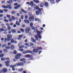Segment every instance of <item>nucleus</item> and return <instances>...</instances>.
Wrapping results in <instances>:
<instances>
[{
	"label": "nucleus",
	"mask_w": 73,
	"mask_h": 73,
	"mask_svg": "<svg viewBox=\"0 0 73 73\" xmlns=\"http://www.w3.org/2000/svg\"><path fill=\"white\" fill-rule=\"evenodd\" d=\"M12 37V35L11 34H8L7 35V40L8 41H9Z\"/></svg>",
	"instance_id": "1"
},
{
	"label": "nucleus",
	"mask_w": 73,
	"mask_h": 73,
	"mask_svg": "<svg viewBox=\"0 0 73 73\" xmlns=\"http://www.w3.org/2000/svg\"><path fill=\"white\" fill-rule=\"evenodd\" d=\"M21 56V54H17L15 56V58L16 60H19V59L20 58V56Z\"/></svg>",
	"instance_id": "2"
},
{
	"label": "nucleus",
	"mask_w": 73,
	"mask_h": 73,
	"mask_svg": "<svg viewBox=\"0 0 73 73\" xmlns=\"http://www.w3.org/2000/svg\"><path fill=\"white\" fill-rule=\"evenodd\" d=\"M25 57L26 58H30V60H33L34 58L33 56L31 55L27 54L25 56Z\"/></svg>",
	"instance_id": "3"
},
{
	"label": "nucleus",
	"mask_w": 73,
	"mask_h": 73,
	"mask_svg": "<svg viewBox=\"0 0 73 73\" xmlns=\"http://www.w3.org/2000/svg\"><path fill=\"white\" fill-rule=\"evenodd\" d=\"M42 11V9H39V11H36V15H39V13H40V14H41L42 13V12H41Z\"/></svg>",
	"instance_id": "4"
},
{
	"label": "nucleus",
	"mask_w": 73,
	"mask_h": 73,
	"mask_svg": "<svg viewBox=\"0 0 73 73\" xmlns=\"http://www.w3.org/2000/svg\"><path fill=\"white\" fill-rule=\"evenodd\" d=\"M2 6L3 8L5 9H6L7 8H9V9H12V7L9 5H7L6 6L5 5H3Z\"/></svg>",
	"instance_id": "5"
},
{
	"label": "nucleus",
	"mask_w": 73,
	"mask_h": 73,
	"mask_svg": "<svg viewBox=\"0 0 73 73\" xmlns=\"http://www.w3.org/2000/svg\"><path fill=\"white\" fill-rule=\"evenodd\" d=\"M16 66H23L24 64L22 62H19V63H16L15 64Z\"/></svg>",
	"instance_id": "6"
},
{
	"label": "nucleus",
	"mask_w": 73,
	"mask_h": 73,
	"mask_svg": "<svg viewBox=\"0 0 73 73\" xmlns=\"http://www.w3.org/2000/svg\"><path fill=\"white\" fill-rule=\"evenodd\" d=\"M9 63H10V61L9 60L5 62V63L6 64L7 66H9Z\"/></svg>",
	"instance_id": "7"
},
{
	"label": "nucleus",
	"mask_w": 73,
	"mask_h": 73,
	"mask_svg": "<svg viewBox=\"0 0 73 73\" xmlns=\"http://www.w3.org/2000/svg\"><path fill=\"white\" fill-rule=\"evenodd\" d=\"M29 20L30 21H34V16H31L29 18Z\"/></svg>",
	"instance_id": "8"
},
{
	"label": "nucleus",
	"mask_w": 73,
	"mask_h": 73,
	"mask_svg": "<svg viewBox=\"0 0 73 73\" xmlns=\"http://www.w3.org/2000/svg\"><path fill=\"white\" fill-rule=\"evenodd\" d=\"M25 31L27 33H29L30 31V28L29 27H27L25 29Z\"/></svg>",
	"instance_id": "9"
},
{
	"label": "nucleus",
	"mask_w": 73,
	"mask_h": 73,
	"mask_svg": "<svg viewBox=\"0 0 73 73\" xmlns=\"http://www.w3.org/2000/svg\"><path fill=\"white\" fill-rule=\"evenodd\" d=\"M34 32H36L38 34H40L41 33L40 31H39L37 30L36 27L34 28Z\"/></svg>",
	"instance_id": "10"
},
{
	"label": "nucleus",
	"mask_w": 73,
	"mask_h": 73,
	"mask_svg": "<svg viewBox=\"0 0 73 73\" xmlns=\"http://www.w3.org/2000/svg\"><path fill=\"white\" fill-rule=\"evenodd\" d=\"M36 39H35L33 38H31V41L35 44L36 43Z\"/></svg>",
	"instance_id": "11"
},
{
	"label": "nucleus",
	"mask_w": 73,
	"mask_h": 73,
	"mask_svg": "<svg viewBox=\"0 0 73 73\" xmlns=\"http://www.w3.org/2000/svg\"><path fill=\"white\" fill-rule=\"evenodd\" d=\"M33 51L34 53H38V52L39 50L38 49H33Z\"/></svg>",
	"instance_id": "12"
},
{
	"label": "nucleus",
	"mask_w": 73,
	"mask_h": 73,
	"mask_svg": "<svg viewBox=\"0 0 73 73\" xmlns=\"http://www.w3.org/2000/svg\"><path fill=\"white\" fill-rule=\"evenodd\" d=\"M1 61H4V60H9V59L8 58H1Z\"/></svg>",
	"instance_id": "13"
},
{
	"label": "nucleus",
	"mask_w": 73,
	"mask_h": 73,
	"mask_svg": "<svg viewBox=\"0 0 73 73\" xmlns=\"http://www.w3.org/2000/svg\"><path fill=\"white\" fill-rule=\"evenodd\" d=\"M7 68H4L2 69V72L3 73H6L7 72Z\"/></svg>",
	"instance_id": "14"
},
{
	"label": "nucleus",
	"mask_w": 73,
	"mask_h": 73,
	"mask_svg": "<svg viewBox=\"0 0 73 73\" xmlns=\"http://www.w3.org/2000/svg\"><path fill=\"white\" fill-rule=\"evenodd\" d=\"M24 22H25V23H26V24H29L30 23V22L29 20L26 19L24 20Z\"/></svg>",
	"instance_id": "15"
},
{
	"label": "nucleus",
	"mask_w": 73,
	"mask_h": 73,
	"mask_svg": "<svg viewBox=\"0 0 73 73\" xmlns=\"http://www.w3.org/2000/svg\"><path fill=\"white\" fill-rule=\"evenodd\" d=\"M21 11L24 13H25V14H27V11H24L23 9H21Z\"/></svg>",
	"instance_id": "16"
},
{
	"label": "nucleus",
	"mask_w": 73,
	"mask_h": 73,
	"mask_svg": "<svg viewBox=\"0 0 73 73\" xmlns=\"http://www.w3.org/2000/svg\"><path fill=\"white\" fill-rule=\"evenodd\" d=\"M16 64H14V65H11L9 67L10 68H14L15 67H16Z\"/></svg>",
	"instance_id": "17"
},
{
	"label": "nucleus",
	"mask_w": 73,
	"mask_h": 73,
	"mask_svg": "<svg viewBox=\"0 0 73 73\" xmlns=\"http://www.w3.org/2000/svg\"><path fill=\"white\" fill-rule=\"evenodd\" d=\"M20 5H17L16 7H14L15 9H18V8H20Z\"/></svg>",
	"instance_id": "18"
},
{
	"label": "nucleus",
	"mask_w": 73,
	"mask_h": 73,
	"mask_svg": "<svg viewBox=\"0 0 73 73\" xmlns=\"http://www.w3.org/2000/svg\"><path fill=\"white\" fill-rule=\"evenodd\" d=\"M35 21H38V22L41 23V21L40 20V19H37V18H36L35 19Z\"/></svg>",
	"instance_id": "19"
},
{
	"label": "nucleus",
	"mask_w": 73,
	"mask_h": 73,
	"mask_svg": "<svg viewBox=\"0 0 73 73\" xmlns=\"http://www.w3.org/2000/svg\"><path fill=\"white\" fill-rule=\"evenodd\" d=\"M11 49L12 50H13L15 49V46L13 45H11Z\"/></svg>",
	"instance_id": "20"
},
{
	"label": "nucleus",
	"mask_w": 73,
	"mask_h": 73,
	"mask_svg": "<svg viewBox=\"0 0 73 73\" xmlns=\"http://www.w3.org/2000/svg\"><path fill=\"white\" fill-rule=\"evenodd\" d=\"M23 37V35H20L19 36V37L18 38V40H21V38Z\"/></svg>",
	"instance_id": "21"
},
{
	"label": "nucleus",
	"mask_w": 73,
	"mask_h": 73,
	"mask_svg": "<svg viewBox=\"0 0 73 73\" xmlns=\"http://www.w3.org/2000/svg\"><path fill=\"white\" fill-rule=\"evenodd\" d=\"M12 3H13V1L12 0L9 1H7V3H8V4H10Z\"/></svg>",
	"instance_id": "22"
},
{
	"label": "nucleus",
	"mask_w": 73,
	"mask_h": 73,
	"mask_svg": "<svg viewBox=\"0 0 73 73\" xmlns=\"http://www.w3.org/2000/svg\"><path fill=\"white\" fill-rule=\"evenodd\" d=\"M11 31L13 33H15L16 32V31L15 29L11 30Z\"/></svg>",
	"instance_id": "23"
},
{
	"label": "nucleus",
	"mask_w": 73,
	"mask_h": 73,
	"mask_svg": "<svg viewBox=\"0 0 73 73\" xmlns=\"http://www.w3.org/2000/svg\"><path fill=\"white\" fill-rule=\"evenodd\" d=\"M36 3L38 4L39 3V1L38 0H33Z\"/></svg>",
	"instance_id": "24"
},
{
	"label": "nucleus",
	"mask_w": 73,
	"mask_h": 73,
	"mask_svg": "<svg viewBox=\"0 0 73 73\" xmlns=\"http://www.w3.org/2000/svg\"><path fill=\"white\" fill-rule=\"evenodd\" d=\"M35 38L37 40H39L38 39V36L37 35H35Z\"/></svg>",
	"instance_id": "25"
},
{
	"label": "nucleus",
	"mask_w": 73,
	"mask_h": 73,
	"mask_svg": "<svg viewBox=\"0 0 73 73\" xmlns=\"http://www.w3.org/2000/svg\"><path fill=\"white\" fill-rule=\"evenodd\" d=\"M32 51L31 50H27V53H32Z\"/></svg>",
	"instance_id": "26"
},
{
	"label": "nucleus",
	"mask_w": 73,
	"mask_h": 73,
	"mask_svg": "<svg viewBox=\"0 0 73 73\" xmlns=\"http://www.w3.org/2000/svg\"><path fill=\"white\" fill-rule=\"evenodd\" d=\"M16 24L17 25H18V26H20V24L19 23V22L18 21H16Z\"/></svg>",
	"instance_id": "27"
},
{
	"label": "nucleus",
	"mask_w": 73,
	"mask_h": 73,
	"mask_svg": "<svg viewBox=\"0 0 73 73\" xmlns=\"http://www.w3.org/2000/svg\"><path fill=\"white\" fill-rule=\"evenodd\" d=\"M24 16L25 19H28V15H25Z\"/></svg>",
	"instance_id": "28"
},
{
	"label": "nucleus",
	"mask_w": 73,
	"mask_h": 73,
	"mask_svg": "<svg viewBox=\"0 0 73 73\" xmlns=\"http://www.w3.org/2000/svg\"><path fill=\"white\" fill-rule=\"evenodd\" d=\"M44 5L46 7H48V3L46 2L44 3Z\"/></svg>",
	"instance_id": "29"
},
{
	"label": "nucleus",
	"mask_w": 73,
	"mask_h": 73,
	"mask_svg": "<svg viewBox=\"0 0 73 73\" xmlns=\"http://www.w3.org/2000/svg\"><path fill=\"white\" fill-rule=\"evenodd\" d=\"M25 45H26V46H30V45L28 43H26L25 44Z\"/></svg>",
	"instance_id": "30"
},
{
	"label": "nucleus",
	"mask_w": 73,
	"mask_h": 73,
	"mask_svg": "<svg viewBox=\"0 0 73 73\" xmlns=\"http://www.w3.org/2000/svg\"><path fill=\"white\" fill-rule=\"evenodd\" d=\"M23 68H21L20 69H19L18 70H19V72H22V71H23Z\"/></svg>",
	"instance_id": "31"
},
{
	"label": "nucleus",
	"mask_w": 73,
	"mask_h": 73,
	"mask_svg": "<svg viewBox=\"0 0 73 73\" xmlns=\"http://www.w3.org/2000/svg\"><path fill=\"white\" fill-rule=\"evenodd\" d=\"M50 1L51 3H52V4H53L54 3V0H50Z\"/></svg>",
	"instance_id": "32"
},
{
	"label": "nucleus",
	"mask_w": 73,
	"mask_h": 73,
	"mask_svg": "<svg viewBox=\"0 0 73 73\" xmlns=\"http://www.w3.org/2000/svg\"><path fill=\"white\" fill-rule=\"evenodd\" d=\"M25 60V58H23L20 59V61H24Z\"/></svg>",
	"instance_id": "33"
},
{
	"label": "nucleus",
	"mask_w": 73,
	"mask_h": 73,
	"mask_svg": "<svg viewBox=\"0 0 73 73\" xmlns=\"http://www.w3.org/2000/svg\"><path fill=\"white\" fill-rule=\"evenodd\" d=\"M7 29L8 31H9L11 29V27L9 26H7Z\"/></svg>",
	"instance_id": "34"
},
{
	"label": "nucleus",
	"mask_w": 73,
	"mask_h": 73,
	"mask_svg": "<svg viewBox=\"0 0 73 73\" xmlns=\"http://www.w3.org/2000/svg\"><path fill=\"white\" fill-rule=\"evenodd\" d=\"M13 53L14 54H17V51L16 50H14L13 51Z\"/></svg>",
	"instance_id": "35"
},
{
	"label": "nucleus",
	"mask_w": 73,
	"mask_h": 73,
	"mask_svg": "<svg viewBox=\"0 0 73 73\" xmlns=\"http://www.w3.org/2000/svg\"><path fill=\"white\" fill-rule=\"evenodd\" d=\"M3 52H4L5 53H7V52H8V50H7L6 49H5L3 50Z\"/></svg>",
	"instance_id": "36"
},
{
	"label": "nucleus",
	"mask_w": 73,
	"mask_h": 73,
	"mask_svg": "<svg viewBox=\"0 0 73 73\" xmlns=\"http://www.w3.org/2000/svg\"><path fill=\"white\" fill-rule=\"evenodd\" d=\"M24 46H25L24 45H22L19 47V48H24Z\"/></svg>",
	"instance_id": "37"
},
{
	"label": "nucleus",
	"mask_w": 73,
	"mask_h": 73,
	"mask_svg": "<svg viewBox=\"0 0 73 73\" xmlns=\"http://www.w3.org/2000/svg\"><path fill=\"white\" fill-rule=\"evenodd\" d=\"M19 51H20V52H23V51H24V50L23 49H19Z\"/></svg>",
	"instance_id": "38"
},
{
	"label": "nucleus",
	"mask_w": 73,
	"mask_h": 73,
	"mask_svg": "<svg viewBox=\"0 0 73 73\" xmlns=\"http://www.w3.org/2000/svg\"><path fill=\"white\" fill-rule=\"evenodd\" d=\"M39 9H39H39V7H38V6H36V7L35 9V8H34V9Z\"/></svg>",
	"instance_id": "39"
},
{
	"label": "nucleus",
	"mask_w": 73,
	"mask_h": 73,
	"mask_svg": "<svg viewBox=\"0 0 73 73\" xmlns=\"http://www.w3.org/2000/svg\"><path fill=\"white\" fill-rule=\"evenodd\" d=\"M23 54H27V51H25L22 52Z\"/></svg>",
	"instance_id": "40"
},
{
	"label": "nucleus",
	"mask_w": 73,
	"mask_h": 73,
	"mask_svg": "<svg viewBox=\"0 0 73 73\" xmlns=\"http://www.w3.org/2000/svg\"><path fill=\"white\" fill-rule=\"evenodd\" d=\"M38 35L39 38H42V37L41 36V35H39V34H38Z\"/></svg>",
	"instance_id": "41"
},
{
	"label": "nucleus",
	"mask_w": 73,
	"mask_h": 73,
	"mask_svg": "<svg viewBox=\"0 0 73 73\" xmlns=\"http://www.w3.org/2000/svg\"><path fill=\"white\" fill-rule=\"evenodd\" d=\"M4 31V29H3L1 28L0 29V31H1V32L2 31V32H3V31Z\"/></svg>",
	"instance_id": "42"
},
{
	"label": "nucleus",
	"mask_w": 73,
	"mask_h": 73,
	"mask_svg": "<svg viewBox=\"0 0 73 73\" xmlns=\"http://www.w3.org/2000/svg\"><path fill=\"white\" fill-rule=\"evenodd\" d=\"M6 49H10V46H7L6 47Z\"/></svg>",
	"instance_id": "43"
},
{
	"label": "nucleus",
	"mask_w": 73,
	"mask_h": 73,
	"mask_svg": "<svg viewBox=\"0 0 73 73\" xmlns=\"http://www.w3.org/2000/svg\"><path fill=\"white\" fill-rule=\"evenodd\" d=\"M7 45V44H3L2 46V48H4V47H5Z\"/></svg>",
	"instance_id": "44"
},
{
	"label": "nucleus",
	"mask_w": 73,
	"mask_h": 73,
	"mask_svg": "<svg viewBox=\"0 0 73 73\" xmlns=\"http://www.w3.org/2000/svg\"><path fill=\"white\" fill-rule=\"evenodd\" d=\"M16 13V11H13L12 12V15H14Z\"/></svg>",
	"instance_id": "45"
},
{
	"label": "nucleus",
	"mask_w": 73,
	"mask_h": 73,
	"mask_svg": "<svg viewBox=\"0 0 73 73\" xmlns=\"http://www.w3.org/2000/svg\"><path fill=\"white\" fill-rule=\"evenodd\" d=\"M40 7L41 8H42V7H43V3H41L40 4Z\"/></svg>",
	"instance_id": "46"
},
{
	"label": "nucleus",
	"mask_w": 73,
	"mask_h": 73,
	"mask_svg": "<svg viewBox=\"0 0 73 73\" xmlns=\"http://www.w3.org/2000/svg\"><path fill=\"white\" fill-rule=\"evenodd\" d=\"M11 43H13V42H14V40L13 39H11Z\"/></svg>",
	"instance_id": "47"
},
{
	"label": "nucleus",
	"mask_w": 73,
	"mask_h": 73,
	"mask_svg": "<svg viewBox=\"0 0 73 73\" xmlns=\"http://www.w3.org/2000/svg\"><path fill=\"white\" fill-rule=\"evenodd\" d=\"M20 30L22 32H24V29H20Z\"/></svg>",
	"instance_id": "48"
},
{
	"label": "nucleus",
	"mask_w": 73,
	"mask_h": 73,
	"mask_svg": "<svg viewBox=\"0 0 73 73\" xmlns=\"http://www.w3.org/2000/svg\"><path fill=\"white\" fill-rule=\"evenodd\" d=\"M3 33L5 34V35H7V34L8 33V32H7V31H4L3 32Z\"/></svg>",
	"instance_id": "49"
},
{
	"label": "nucleus",
	"mask_w": 73,
	"mask_h": 73,
	"mask_svg": "<svg viewBox=\"0 0 73 73\" xmlns=\"http://www.w3.org/2000/svg\"><path fill=\"white\" fill-rule=\"evenodd\" d=\"M33 1H31L30 3H29L30 5H33Z\"/></svg>",
	"instance_id": "50"
},
{
	"label": "nucleus",
	"mask_w": 73,
	"mask_h": 73,
	"mask_svg": "<svg viewBox=\"0 0 73 73\" xmlns=\"http://www.w3.org/2000/svg\"><path fill=\"white\" fill-rule=\"evenodd\" d=\"M30 27H32V26H33V23L32 22L31 23H30Z\"/></svg>",
	"instance_id": "51"
},
{
	"label": "nucleus",
	"mask_w": 73,
	"mask_h": 73,
	"mask_svg": "<svg viewBox=\"0 0 73 73\" xmlns=\"http://www.w3.org/2000/svg\"><path fill=\"white\" fill-rule=\"evenodd\" d=\"M7 16L8 18H10L11 17V15H7Z\"/></svg>",
	"instance_id": "52"
},
{
	"label": "nucleus",
	"mask_w": 73,
	"mask_h": 73,
	"mask_svg": "<svg viewBox=\"0 0 73 73\" xmlns=\"http://www.w3.org/2000/svg\"><path fill=\"white\" fill-rule=\"evenodd\" d=\"M4 56V55L3 54H1L0 55V57H3Z\"/></svg>",
	"instance_id": "53"
},
{
	"label": "nucleus",
	"mask_w": 73,
	"mask_h": 73,
	"mask_svg": "<svg viewBox=\"0 0 73 73\" xmlns=\"http://www.w3.org/2000/svg\"><path fill=\"white\" fill-rule=\"evenodd\" d=\"M21 19H22V20H23V19H24V15H22V16H21Z\"/></svg>",
	"instance_id": "54"
},
{
	"label": "nucleus",
	"mask_w": 73,
	"mask_h": 73,
	"mask_svg": "<svg viewBox=\"0 0 73 73\" xmlns=\"http://www.w3.org/2000/svg\"><path fill=\"white\" fill-rule=\"evenodd\" d=\"M4 21L5 22H7V23H8V21L7 19H4Z\"/></svg>",
	"instance_id": "55"
},
{
	"label": "nucleus",
	"mask_w": 73,
	"mask_h": 73,
	"mask_svg": "<svg viewBox=\"0 0 73 73\" xmlns=\"http://www.w3.org/2000/svg\"><path fill=\"white\" fill-rule=\"evenodd\" d=\"M7 45L8 46H9V45H11V43L10 42L8 43L7 44Z\"/></svg>",
	"instance_id": "56"
},
{
	"label": "nucleus",
	"mask_w": 73,
	"mask_h": 73,
	"mask_svg": "<svg viewBox=\"0 0 73 73\" xmlns=\"http://www.w3.org/2000/svg\"><path fill=\"white\" fill-rule=\"evenodd\" d=\"M59 1H60V0H56V2L57 3H59Z\"/></svg>",
	"instance_id": "57"
},
{
	"label": "nucleus",
	"mask_w": 73,
	"mask_h": 73,
	"mask_svg": "<svg viewBox=\"0 0 73 73\" xmlns=\"http://www.w3.org/2000/svg\"><path fill=\"white\" fill-rule=\"evenodd\" d=\"M9 21H10V22H11V21H12V19H9Z\"/></svg>",
	"instance_id": "58"
},
{
	"label": "nucleus",
	"mask_w": 73,
	"mask_h": 73,
	"mask_svg": "<svg viewBox=\"0 0 73 73\" xmlns=\"http://www.w3.org/2000/svg\"><path fill=\"white\" fill-rule=\"evenodd\" d=\"M6 25L7 27H9V26H10V25H9V23H7Z\"/></svg>",
	"instance_id": "59"
},
{
	"label": "nucleus",
	"mask_w": 73,
	"mask_h": 73,
	"mask_svg": "<svg viewBox=\"0 0 73 73\" xmlns=\"http://www.w3.org/2000/svg\"><path fill=\"white\" fill-rule=\"evenodd\" d=\"M4 12H7V11H8V10H7L6 9H4Z\"/></svg>",
	"instance_id": "60"
},
{
	"label": "nucleus",
	"mask_w": 73,
	"mask_h": 73,
	"mask_svg": "<svg viewBox=\"0 0 73 73\" xmlns=\"http://www.w3.org/2000/svg\"><path fill=\"white\" fill-rule=\"evenodd\" d=\"M30 44L31 45H32V46H33V45H34V44L32 43L31 42H30Z\"/></svg>",
	"instance_id": "61"
},
{
	"label": "nucleus",
	"mask_w": 73,
	"mask_h": 73,
	"mask_svg": "<svg viewBox=\"0 0 73 73\" xmlns=\"http://www.w3.org/2000/svg\"><path fill=\"white\" fill-rule=\"evenodd\" d=\"M17 33H21V32L20 31H17Z\"/></svg>",
	"instance_id": "62"
},
{
	"label": "nucleus",
	"mask_w": 73,
	"mask_h": 73,
	"mask_svg": "<svg viewBox=\"0 0 73 73\" xmlns=\"http://www.w3.org/2000/svg\"><path fill=\"white\" fill-rule=\"evenodd\" d=\"M3 12V10H0V13H2Z\"/></svg>",
	"instance_id": "63"
},
{
	"label": "nucleus",
	"mask_w": 73,
	"mask_h": 73,
	"mask_svg": "<svg viewBox=\"0 0 73 73\" xmlns=\"http://www.w3.org/2000/svg\"><path fill=\"white\" fill-rule=\"evenodd\" d=\"M12 19L13 20H15V17H14V16H12Z\"/></svg>",
	"instance_id": "64"
}]
</instances>
